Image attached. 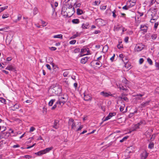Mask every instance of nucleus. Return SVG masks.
I'll list each match as a JSON object with an SVG mask.
<instances>
[{"label": "nucleus", "instance_id": "obj_50", "mask_svg": "<svg viewBox=\"0 0 159 159\" xmlns=\"http://www.w3.org/2000/svg\"><path fill=\"white\" fill-rule=\"evenodd\" d=\"M111 118V117L108 115L105 118V119L104 120V121H105L107 120H108L110 119Z\"/></svg>", "mask_w": 159, "mask_h": 159}, {"label": "nucleus", "instance_id": "obj_39", "mask_svg": "<svg viewBox=\"0 0 159 159\" xmlns=\"http://www.w3.org/2000/svg\"><path fill=\"white\" fill-rule=\"evenodd\" d=\"M130 7L128 6L125 5L122 7L123 9L125 10H128Z\"/></svg>", "mask_w": 159, "mask_h": 159}, {"label": "nucleus", "instance_id": "obj_64", "mask_svg": "<svg viewBox=\"0 0 159 159\" xmlns=\"http://www.w3.org/2000/svg\"><path fill=\"white\" fill-rule=\"evenodd\" d=\"M57 107V104H55V105H53V106L52 107V108H51V109H52V110H53L55 109Z\"/></svg>", "mask_w": 159, "mask_h": 159}, {"label": "nucleus", "instance_id": "obj_13", "mask_svg": "<svg viewBox=\"0 0 159 159\" xmlns=\"http://www.w3.org/2000/svg\"><path fill=\"white\" fill-rule=\"evenodd\" d=\"M75 0V2H74V3H72V4L74 5L75 6V8L80 7V6L81 5V4L79 3H78V2L77 3V0Z\"/></svg>", "mask_w": 159, "mask_h": 159}, {"label": "nucleus", "instance_id": "obj_54", "mask_svg": "<svg viewBox=\"0 0 159 159\" xmlns=\"http://www.w3.org/2000/svg\"><path fill=\"white\" fill-rule=\"evenodd\" d=\"M155 137V134H153L152 135V136L150 139V140H151V141H152L154 139Z\"/></svg>", "mask_w": 159, "mask_h": 159}, {"label": "nucleus", "instance_id": "obj_25", "mask_svg": "<svg viewBox=\"0 0 159 159\" xmlns=\"http://www.w3.org/2000/svg\"><path fill=\"white\" fill-rule=\"evenodd\" d=\"M19 108V106L17 104H15L14 105V106L12 107V110L13 111H15L16 109H18Z\"/></svg>", "mask_w": 159, "mask_h": 159}, {"label": "nucleus", "instance_id": "obj_33", "mask_svg": "<svg viewBox=\"0 0 159 159\" xmlns=\"http://www.w3.org/2000/svg\"><path fill=\"white\" fill-rule=\"evenodd\" d=\"M128 138V136H125L120 141V142L121 143L123 142L124 141L126 140Z\"/></svg>", "mask_w": 159, "mask_h": 159}, {"label": "nucleus", "instance_id": "obj_17", "mask_svg": "<svg viewBox=\"0 0 159 159\" xmlns=\"http://www.w3.org/2000/svg\"><path fill=\"white\" fill-rule=\"evenodd\" d=\"M89 24L88 23H86L82 24V27L83 29H87L89 28Z\"/></svg>", "mask_w": 159, "mask_h": 159}, {"label": "nucleus", "instance_id": "obj_7", "mask_svg": "<svg viewBox=\"0 0 159 159\" xmlns=\"http://www.w3.org/2000/svg\"><path fill=\"white\" fill-rule=\"evenodd\" d=\"M148 153L146 151L143 152L141 154L140 156L141 159H146L148 157Z\"/></svg>", "mask_w": 159, "mask_h": 159}, {"label": "nucleus", "instance_id": "obj_57", "mask_svg": "<svg viewBox=\"0 0 159 159\" xmlns=\"http://www.w3.org/2000/svg\"><path fill=\"white\" fill-rule=\"evenodd\" d=\"M144 61V60L143 58H141L139 59V62L140 64H142Z\"/></svg>", "mask_w": 159, "mask_h": 159}, {"label": "nucleus", "instance_id": "obj_61", "mask_svg": "<svg viewBox=\"0 0 159 159\" xmlns=\"http://www.w3.org/2000/svg\"><path fill=\"white\" fill-rule=\"evenodd\" d=\"M119 57L120 58H122V61H124V57H123V55L122 54H121L119 55Z\"/></svg>", "mask_w": 159, "mask_h": 159}, {"label": "nucleus", "instance_id": "obj_1", "mask_svg": "<svg viewBox=\"0 0 159 159\" xmlns=\"http://www.w3.org/2000/svg\"><path fill=\"white\" fill-rule=\"evenodd\" d=\"M48 92L49 94H54L59 95L61 93L62 89L61 87L58 84H54L50 87Z\"/></svg>", "mask_w": 159, "mask_h": 159}, {"label": "nucleus", "instance_id": "obj_47", "mask_svg": "<svg viewBox=\"0 0 159 159\" xmlns=\"http://www.w3.org/2000/svg\"><path fill=\"white\" fill-rule=\"evenodd\" d=\"M78 36V33H77L76 34L74 35L73 36L71 37L70 39H75L76 38V37H77Z\"/></svg>", "mask_w": 159, "mask_h": 159}, {"label": "nucleus", "instance_id": "obj_51", "mask_svg": "<svg viewBox=\"0 0 159 159\" xmlns=\"http://www.w3.org/2000/svg\"><path fill=\"white\" fill-rule=\"evenodd\" d=\"M158 22H156V23H155V25H154V29H156L158 26Z\"/></svg>", "mask_w": 159, "mask_h": 159}, {"label": "nucleus", "instance_id": "obj_18", "mask_svg": "<svg viewBox=\"0 0 159 159\" xmlns=\"http://www.w3.org/2000/svg\"><path fill=\"white\" fill-rule=\"evenodd\" d=\"M157 37V34H156L154 33L151 35V38L153 40L156 39Z\"/></svg>", "mask_w": 159, "mask_h": 159}, {"label": "nucleus", "instance_id": "obj_62", "mask_svg": "<svg viewBox=\"0 0 159 159\" xmlns=\"http://www.w3.org/2000/svg\"><path fill=\"white\" fill-rule=\"evenodd\" d=\"M46 66L47 68L50 70H51V68L50 66L48 64H46Z\"/></svg>", "mask_w": 159, "mask_h": 159}, {"label": "nucleus", "instance_id": "obj_19", "mask_svg": "<svg viewBox=\"0 0 159 159\" xmlns=\"http://www.w3.org/2000/svg\"><path fill=\"white\" fill-rule=\"evenodd\" d=\"M122 42L121 41H119V43L117 45V47L119 49H120L123 48V45L121 44Z\"/></svg>", "mask_w": 159, "mask_h": 159}, {"label": "nucleus", "instance_id": "obj_22", "mask_svg": "<svg viewBox=\"0 0 159 159\" xmlns=\"http://www.w3.org/2000/svg\"><path fill=\"white\" fill-rule=\"evenodd\" d=\"M77 13L78 15H80L83 13V11L80 9H77Z\"/></svg>", "mask_w": 159, "mask_h": 159}, {"label": "nucleus", "instance_id": "obj_35", "mask_svg": "<svg viewBox=\"0 0 159 159\" xmlns=\"http://www.w3.org/2000/svg\"><path fill=\"white\" fill-rule=\"evenodd\" d=\"M155 66L157 69L159 70V62L155 61Z\"/></svg>", "mask_w": 159, "mask_h": 159}, {"label": "nucleus", "instance_id": "obj_26", "mask_svg": "<svg viewBox=\"0 0 159 159\" xmlns=\"http://www.w3.org/2000/svg\"><path fill=\"white\" fill-rule=\"evenodd\" d=\"M151 11L152 13H157V9L155 8H152L151 9Z\"/></svg>", "mask_w": 159, "mask_h": 159}, {"label": "nucleus", "instance_id": "obj_52", "mask_svg": "<svg viewBox=\"0 0 159 159\" xmlns=\"http://www.w3.org/2000/svg\"><path fill=\"white\" fill-rule=\"evenodd\" d=\"M95 64L96 65H99L100 66V67H101L102 66V63H100V61H99V62H97L95 63Z\"/></svg>", "mask_w": 159, "mask_h": 159}, {"label": "nucleus", "instance_id": "obj_37", "mask_svg": "<svg viewBox=\"0 0 159 159\" xmlns=\"http://www.w3.org/2000/svg\"><path fill=\"white\" fill-rule=\"evenodd\" d=\"M22 16L20 14H19L18 16L17 19L16 20V22L19 21L21 18Z\"/></svg>", "mask_w": 159, "mask_h": 159}, {"label": "nucleus", "instance_id": "obj_63", "mask_svg": "<svg viewBox=\"0 0 159 159\" xmlns=\"http://www.w3.org/2000/svg\"><path fill=\"white\" fill-rule=\"evenodd\" d=\"M115 54H114L113 56L110 58V60L111 61H114V57H115Z\"/></svg>", "mask_w": 159, "mask_h": 159}, {"label": "nucleus", "instance_id": "obj_16", "mask_svg": "<svg viewBox=\"0 0 159 159\" xmlns=\"http://www.w3.org/2000/svg\"><path fill=\"white\" fill-rule=\"evenodd\" d=\"M135 49H136L137 51L139 52L141 51L143 49V48H142L140 46H139L138 44L136 45Z\"/></svg>", "mask_w": 159, "mask_h": 159}, {"label": "nucleus", "instance_id": "obj_4", "mask_svg": "<svg viewBox=\"0 0 159 159\" xmlns=\"http://www.w3.org/2000/svg\"><path fill=\"white\" fill-rule=\"evenodd\" d=\"M151 16L152 18L150 20V22L151 23H153V22H152V20L156 21L159 17V16L157 15V13H152Z\"/></svg>", "mask_w": 159, "mask_h": 159}, {"label": "nucleus", "instance_id": "obj_56", "mask_svg": "<svg viewBox=\"0 0 159 159\" xmlns=\"http://www.w3.org/2000/svg\"><path fill=\"white\" fill-rule=\"evenodd\" d=\"M128 39H129L128 37H125V38L124 41L126 43H127L128 41Z\"/></svg>", "mask_w": 159, "mask_h": 159}, {"label": "nucleus", "instance_id": "obj_5", "mask_svg": "<svg viewBox=\"0 0 159 159\" xmlns=\"http://www.w3.org/2000/svg\"><path fill=\"white\" fill-rule=\"evenodd\" d=\"M141 30L143 31L144 33H146L148 29V26L144 25H141L140 26Z\"/></svg>", "mask_w": 159, "mask_h": 159}, {"label": "nucleus", "instance_id": "obj_6", "mask_svg": "<svg viewBox=\"0 0 159 159\" xmlns=\"http://www.w3.org/2000/svg\"><path fill=\"white\" fill-rule=\"evenodd\" d=\"M92 99V97L90 94H85L84 93V100L86 101H91Z\"/></svg>", "mask_w": 159, "mask_h": 159}, {"label": "nucleus", "instance_id": "obj_14", "mask_svg": "<svg viewBox=\"0 0 159 159\" xmlns=\"http://www.w3.org/2000/svg\"><path fill=\"white\" fill-rule=\"evenodd\" d=\"M144 94H137L136 95L134 96L135 97V99L136 100L141 99V97L143 96Z\"/></svg>", "mask_w": 159, "mask_h": 159}, {"label": "nucleus", "instance_id": "obj_21", "mask_svg": "<svg viewBox=\"0 0 159 159\" xmlns=\"http://www.w3.org/2000/svg\"><path fill=\"white\" fill-rule=\"evenodd\" d=\"M53 37L54 38H60L61 39H62V35L61 34H58L54 35Z\"/></svg>", "mask_w": 159, "mask_h": 159}, {"label": "nucleus", "instance_id": "obj_2", "mask_svg": "<svg viewBox=\"0 0 159 159\" xmlns=\"http://www.w3.org/2000/svg\"><path fill=\"white\" fill-rule=\"evenodd\" d=\"M52 148H53L52 147L47 148L44 150L40 151L37 152L35 153V154L38 156H40L50 151L51 150Z\"/></svg>", "mask_w": 159, "mask_h": 159}, {"label": "nucleus", "instance_id": "obj_20", "mask_svg": "<svg viewBox=\"0 0 159 159\" xmlns=\"http://www.w3.org/2000/svg\"><path fill=\"white\" fill-rule=\"evenodd\" d=\"M55 101L56 99H51L48 103L49 106H52L54 102H55Z\"/></svg>", "mask_w": 159, "mask_h": 159}, {"label": "nucleus", "instance_id": "obj_42", "mask_svg": "<svg viewBox=\"0 0 159 159\" xmlns=\"http://www.w3.org/2000/svg\"><path fill=\"white\" fill-rule=\"evenodd\" d=\"M76 40H72L70 42V44H74L75 43Z\"/></svg>", "mask_w": 159, "mask_h": 159}, {"label": "nucleus", "instance_id": "obj_38", "mask_svg": "<svg viewBox=\"0 0 159 159\" xmlns=\"http://www.w3.org/2000/svg\"><path fill=\"white\" fill-rule=\"evenodd\" d=\"M121 99H123L124 100H125V101L127 102H128L129 101V99L128 98L126 97H120V98Z\"/></svg>", "mask_w": 159, "mask_h": 159}, {"label": "nucleus", "instance_id": "obj_43", "mask_svg": "<svg viewBox=\"0 0 159 159\" xmlns=\"http://www.w3.org/2000/svg\"><path fill=\"white\" fill-rule=\"evenodd\" d=\"M112 16L114 18H116V11L115 10H114V11H112Z\"/></svg>", "mask_w": 159, "mask_h": 159}, {"label": "nucleus", "instance_id": "obj_9", "mask_svg": "<svg viewBox=\"0 0 159 159\" xmlns=\"http://www.w3.org/2000/svg\"><path fill=\"white\" fill-rule=\"evenodd\" d=\"M66 8L65 7H63L62 8L61 13L64 16H68L67 13L66 11Z\"/></svg>", "mask_w": 159, "mask_h": 159}, {"label": "nucleus", "instance_id": "obj_41", "mask_svg": "<svg viewBox=\"0 0 159 159\" xmlns=\"http://www.w3.org/2000/svg\"><path fill=\"white\" fill-rule=\"evenodd\" d=\"M9 16V15L8 14H4L2 16V18L3 19L6 18L7 17H8Z\"/></svg>", "mask_w": 159, "mask_h": 159}, {"label": "nucleus", "instance_id": "obj_15", "mask_svg": "<svg viewBox=\"0 0 159 159\" xmlns=\"http://www.w3.org/2000/svg\"><path fill=\"white\" fill-rule=\"evenodd\" d=\"M149 101H148L146 102H143L142 103H141L140 105V107H144L148 105V104L149 102Z\"/></svg>", "mask_w": 159, "mask_h": 159}, {"label": "nucleus", "instance_id": "obj_12", "mask_svg": "<svg viewBox=\"0 0 159 159\" xmlns=\"http://www.w3.org/2000/svg\"><path fill=\"white\" fill-rule=\"evenodd\" d=\"M110 93H108L107 92H105L104 91H102L100 93V94L104 96L105 97H107L109 96H111L112 94H110Z\"/></svg>", "mask_w": 159, "mask_h": 159}, {"label": "nucleus", "instance_id": "obj_34", "mask_svg": "<svg viewBox=\"0 0 159 159\" xmlns=\"http://www.w3.org/2000/svg\"><path fill=\"white\" fill-rule=\"evenodd\" d=\"M123 106H120V111H123V110H124V108L125 107V104L124 103H123Z\"/></svg>", "mask_w": 159, "mask_h": 159}, {"label": "nucleus", "instance_id": "obj_45", "mask_svg": "<svg viewBox=\"0 0 159 159\" xmlns=\"http://www.w3.org/2000/svg\"><path fill=\"white\" fill-rule=\"evenodd\" d=\"M86 51H87V50L86 49L82 48L81 49L80 53H83L85 52Z\"/></svg>", "mask_w": 159, "mask_h": 159}, {"label": "nucleus", "instance_id": "obj_30", "mask_svg": "<svg viewBox=\"0 0 159 159\" xmlns=\"http://www.w3.org/2000/svg\"><path fill=\"white\" fill-rule=\"evenodd\" d=\"M116 112H111L108 115L111 118L112 116H116Z\"/></svg>", "mask_w": 159, "mask_h": 159}, {"label": "nucleus", "instance_id": "obj_60", "mask_svg": "<svg viewBox=\"0 0 159 159\" xmlns=\"http://www.w3.org/2000/svg\"><path fill=\"white\" fill-rule=\"evenodd\" d=\"M24 157L26 158H27L29 159V158H32V157L30 155H25L24 156Z\"/></svg>", "mask_w": 159, "mask_h": 159}, {"label": "nucleus", "instance_id": "obj_24", "mask_svg": "<svg viewBox=\"0 0 159 159\" xmlns=\"http://www.w3.org/2000/svg\"><path fill=\"white\" fill-rule=\"evenodd\" d=\"M72 22L74 24H78L79 23L80 21L78 19H74L72 20Z\"/></svg>", "mask_w": 159, "mask_h": 159}, {"label": "nucleus", "instance_id": "obj_53", "mask_svg": "<svg viewBox=\"0 0 159 159\" xmlns=\"http://www.w3.org/2000/svg\"><path fill=\"white\" fill-rule=\"evenodd\" d=\"M155 92L157 93H159V87H157L155 90Z\"/></svg>", "mask_w": 159, "mask_h": 159}, {"label": "nucleus", "instance_id": "obj_3", "mask_svg": "<svg viewBox=\"0 0 159 159\" xmlns=\"http://www.w3.org/2000/svg\"><path fill=\"white\" fill-rule=\"evenodd\" d=\"M68 127L70 126L71 129H75L76 127V123L74 120L72 118H70L68 122Z\"/></svg>", "mask_w": 159, "mask_h": 159}, {"label": "nucleus", "instance_id": "obj_23", "mask_svg": "<svg viewBox=\"0 0 159 159\" xmlns=\"http://www.w3.org/2000/svg\"><path fill=\"white\" fill-rule=\"evenodd\" d=\"M108 48V46L107 45H105L102 48V51H104L105 52H107Z\"/></svg>", "mask_w": 159, "mask_h": 159}, {"label": "nucleus", "instance_id": "obj_59", "mask_svg": "<svg viewBox=\"0 0 159 159\" xmlns=\"http://www.w3.org/2000/svg\"><path fill=\"white\" fill-rule=\"evenodd\" d=\"M134 115V113H130L129 115L128 116V117L129 118H131Z\"/></svg>", "mask_w": 159, "mask_h": 159}, {"label": "nucleus", "instance_id": "obj_36", "mask_svg": "<svg viewBox=\"0 0 159 159\" xmlns=\"http://www.w3.org/2000/svg\"><path fill=\"white\" fill-rule=\"evenodd\" d=\"M0 101L2 103H6V100L3 98H0Z\"/></svg>", "mask_w": 159, "mask_h": 159}, {"label": "nucleus", "instance_id": "obj_48", "mask_svg": "<svg viewBox=\"0 0 159 159\" xmlns=\"http://www.w3.org/2000/svg\"><path fill=\"white\" fill-rule=\"evenodd\" d=\"M6 129V128L4 126H2L1 127V132L2 133L3 132L5 131Z\"/></svg>", "mask_w": 159, "mask_h": 159}, {"label": "nucleus", "instance_id": "obj_11", "mask_svg": "<svg viewBox=\"0 0 159 159\" xmlns=\"http://www.w3.org/2000/svg\"><path fill=\"white\" fill-rule=\"evenodd\" d=\"M139 127H138L137 125L136 124L134 125L130 129V132L135 131L137 129H139Z\"/></svg>", "mask_w": 159, "mask_h": 159}, {"label": "nucleus", "instance_id": "obj_27", "mask_svg": "<svg viewBox=\"0 0 159 159\" xmlns=\"http://www.w3.org/2000/svg\"><path fill=\"white\" fill-rule=\"evenodd\" d=\"M5 69L9 70H14V68L11 66H10L7 67Z\"/></svg>", "mask_w": 159, "mask_h": 159}, {"label": "nucleus", "instance_id": "obj_28", "mask_svg": "<svg viewBox=\"0 0 159 159\" xmlns=\"http://www.w3.org/2000/svg\"><path fill=\"white\" fill-rule=\"evenodd\" d=\"M147 60L148 62L150 65H152L153 64L152 61L150 58H148Z\"/></svg>", "mask_w": 159, "mask_h": 159}, {"label": "nucleus", "instance_id": "obj_40", "mask_svg": "<svg viewBox=\"0 0 159 159\" xmlns=\"http://www.w3.org/2000/svg\"><path fill=\"white\" fill-rule=\"evenodd\" d=\"M80 51V49L79 48H76L74 50V52L75 53H78Z\"/></svg>", "mask_w": 159, "mask_h": 159}, {"label": "nucleus", "instance_id": "obj_31", "mask_svg": "<svg viewBox=\"0 0 159 159\" xmlns=\"http://www.w3.org/2000/svg\"><path fill=\"white\" fill-rule=\"evenodd\" d=\"M65 102L64 101L61 102L60 101V100L59 99L56 102V104L57 105L59 104L60 105H61V103H63V104Z\"/></svg>", "mask_w": 159, "mask_h": 159}, {"label": "nucleus", "instance_id": "obj_10", "mask_svg": "<svg viewBox=\"0 0 159 159\" xmlns=\"http://www.w3.org/2000/svg\"><path fill=\"white\" fill-rule=\"evenodd\" d=\"M89 58L87 57L82 58L80 61L81 63L83 64H85L88 61Z\"/></svg>", "mask_w": 159, "mask_h": 159}, {"label": "nucleus", "instance_id": "obj_55", "mask_svg": "<svg viewBox=\"0 0 159 159\" xmlns=\"http://www.w3.org/2000/svg\"><path fill=\"white\" fill-rule=\"evenodd\" d=\"M83 127V125H81L76 130V131H78L80 130Z\"/></svg>", "mask_w": 159, "mask_h": 159}, {"label": "nucleus", "instance_id": "obj_32", "mask_svg": "<svg viewBox=\"0 0 159 159\" xmlns=\"http://www.w3.org/2000/svg\"><path fill=\"white\" fill-rule=\"evenodd\" d=\"M156 2L158 4L159 2H158V0H151V2L150 3V4L151 5H152L153 3H154Z\"/></svg>", "mask_w": 159, "mask_h": 159}, {"label": "nucleus", "instance_id": "obj_46", "mask_svg": "<svg viewBox=\"0 0 159 159\" xmlns=\"http://www.w3.org/2000/svg\"><path fill=\"white\" fill-rule=\"evenodd\" d=\"M69 74V72L68 71H65V72L63 74V75L64 76V77H67V75H68Z\"/></svg>", "mask_w": 159, "mask_h": 159}, {"label": "nucleus", "instance_id": "obj_29", "mask_svg": "<svg viewBox=\"0 0 159 159\" xmlns=\"http://www.w3.org/2000/svg\"><path fill=\"white\" fill-rule=\"evenodd\" d=\"M154 144L153 143H150L148 145V147L149 148L152 149L154 147Z\"/></svg>", "mask_w": 159, "mask_h": 159}, {"label": "nucleus", "instance_id": "obj_49", "mask_svg": "<svg viewBox=\"0 0 159 159\" xmlns=\"http://www.w3.org/2000/svg\"><path fill=\"white\" fill-rule=\"evenodd\" d=\"M107 7L106 6H102L100 7V9L102 10H104L106 9Z\"/></svg>", "mask_w": 159, "mask_h": 159}, {"label": "nucleus", "instance_id": "obj_8", "mask_svg": "<svg viewBox=\"0 0 159 159\" xmlns=\"http://www.w3.org/2000/svg\"><path fill=\"white\" fill-rule=\"evenodd\" d=\"M59 120H55L54 123L53 125H52L53 127L55 129H57L58 128L59 126Z\"/></svg>", "mask_w": 159, "mask_h": 159}, {"label": "nucleus", "instance_id": "obj_44", "mask_svg": "<svg viewBox=\"0 0 159 159\" xmlns=\"http://www.w3.org/2000/svg\"><path fill=\"white\" fill-rule=\"evenodd\" d=\"M126 58V57L124 58H125V60H126V61H125L124 60V61H123L124 62V63L125 64V67H126V65H127V63L128 62V60Z\"/></svg>", "mask_w": 159, "mask_h": 159}, {"label": "nucleus", "instance_id": "obj_58", "mask_svg": "<svg viewBox=\"0 0 159 159\" xmlns=\"http://www.w3.org/2000/svg\"><path fill=\"white\" fill-rule=\"evenodd\" d=\"M35 129V128L34 127H30V132H33Z\"/></svg>", "mask_w": 159, "mask_h": 159}]
</instances>
